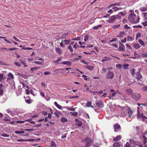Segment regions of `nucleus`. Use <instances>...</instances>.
<instances>
[{
    "mask_svg": "<svg viewBox=\"0 0 147 147\" xmlns=\"http://www.w3.org/2000/svg\"><path fill=\"white\" fill-rule=\"evenodd\" d=\"M113 9L115 11H118V7H114Z\"/></svg>",
    "mask_w": 147,
    "mask_h": 147,
    "instance_id": "338daca9",
    "label": "nucleus"
},
{
    "mask_svg": "<svg viewBox=\"0 0 147 147\" xmlns=\"http://www.w3.org/2000/svg\"><path fill=\"white\" fill-rule=\"evenodd\" d=\"M89 38V36L88 35H86V36L85 37L84 40L85 42L87 41Z\"/></svg>",
    "mask_w": 147,
    "mask_h": 147,
    "instance_id": "13d9d810",
    "label": "nucleus"
},
{
    "mask_svg": "<svg viewBox=\"0 0 147 147\" xmlns=\"http://www.w3.org/2000/svg\"><path fill=\"white\" fill-rule=\"evenodd\" d=\"M140 10L141 11L143 12L146 11V10H147V7H141L140 8Z\"/></svg>",
    "mask_w": 147,
    "mask_h": 147,
    "instance_id": "6ab92c4d",
    "label": "nucleus"
},
{
    "mask_svg": "<svg viewBox=\"0 0 147 147\" xmlns=\"http://www.w3.org/2000/svg\"><path fill=\"white\" fill-rule=\"evenodd\" d=\"M126 47L127 48H128L129 49H131V47L129 44H126Z\"/></svg>",
    "mask_w": 147,
    "mask_h": 147,
    "instance_id": "69168bd1",
    "label": "nucleus"
},
{
    "mask_svg": "<svg viewBox=\"0 0 147 147\" xmlns=\"http://www.w3.org/2000/svg\"><path fill=\"white\" fill-rule=\"evenodd\" d=\"M134 40V38L130 36H128L127 37V40L129 41H131Z\"/></svg>",
    "mask_w": 147,
    "mask_h": 147,
    "instance_id": "5701e85b",
    "label": "nucleus"
},
{
    "mask_svg": "<svg viewBox=\"0 0 147 147\" xmlns=\"http://www.w3.org/2000/svg\"><path fill=\"white\" fill-rule=\"evenodd\" d=\"M120 27V25L118 24V25H115L113 26V28L114 29L119 28Z\"/></svg>",
    "mask_w": 147,
    "mask_h": 147,
    "instance_id": "c9c22d12",
    "label": "nucleus"
},
{
    "mask_svg": "<svg viewBox=\"0 0 147 147\" xmlns=\"http://www.w3.org/2000/svg\"><path fill=\"white\" fill-rule=\"evenodd\" d=\"M95 103L96 106L98 107L102 108L104 106L103 104L102 101L96 100L95 102Z\"/></svg>",
    "mask_w": 147,
    "mask_h": 147,
    "instance_id": "39448f33",
    "label": "nucleus"
},
{
    "mask_svg": "<svg viewBox=\"0 0 147 147\" xmlns=\"http://www.w3.org/2000/svg\"><path fill=\"white\" fill-rule=\"evenodd\" d=\"M140 108L139 107H137V116H139L140 114H141L140 113V111H139Z\"/></svg>",
    "mask_w": 147,
    "mask_h": 147,
    "instance_id": "49530a36",
    "label": "nucleus"
},
{
    "mask_svg": "<svg viewBox=\"0 0 147 147\" xmlns=\"http://www.w3.org/2000/svg\"><path fill=\"white\" fill-rule=\"evenodd\" d=\"M61 121L63 123L67 121V119L64 117H62L61 119Z\"/></svg>",
    "mask_w": 147,
    "mask_h": 147,
    "instance_id": "4be33fe9",
    "label": "nucleus"
},
{
    "mask_svg": "<svg viewBox=\"0 0 147 147\" xmlns=\"http://www.w3.org/2000/svg\"><path fill=\"white\" fill-rule=\"evenodd\" d=\"M125 34V32L123 31H121L120 32V33L117 36L119 38H122L123 37V35Z\"/></svg>",
    "mask_w": 147,
    "mask_h": 147,
    "instance_id": "2eb2a0df",
    "label": "nucleus"
},
{
    "mask_svg": "<svg viewBox=\"0 0 147 147\" xmlns=\"http://www.w3.org/2000/svg\"><path fill=\"white\" fill-rule=\"evenodd\" d=\"M124 46H121L119 47V49L120 51H123L124 50Z\"/></svg>",
    "mask_w": 147,
    "mask_h": 147,
    "instance_id": "473e14b6",
    "label": "nucleus"
},
{
    "mask_svg": "<svg viewBox=\"0 0 147 147\" xmlns=\"http://www.w3.org/2000/svg\"><path fill=\"white\" fill-rule=\"evenodd\" d=\"M139 43L142 46H144L145 45L144 42L141 39H139L138 40Z\"/></svg>",
    "mask_w": 147,
    "mask_h": 147,
    "instance_id": "a878e982",
    "label": "nucleus"
},
{
    "mask_svg": "<svg viewBox=\"0 0 147 147\" xmlns=\"http://www.w3.org/2000/svg\"><path fill=\"white\" fill-rule=\"evenodd\" d=\"M69 34V33L68 32H67L66 34H63L61 38L65 39L66 37Z\"/></svg>",
    "mask_w": 147,
    "mask_h": 147,
    "instance_id": "aec40b11",
    "label": "nucleus"
},
{
    "mask_svg": "<svg viewBox=\"0 0 147 147\" xmlns=\"http://www.w3.org/2000/svg\"><path fill=\"white\" fill-rule=\"evenodd\" d=\"M117 106L122 109L121 113V115L122 117H125L128 116L129 117H130L131 116L133 113V111L129 107L127 106H125L123 107H121L119 105Z\"/></svg>",
    "mask_w": 147,
    "mask_h": 147,
    "instance_id": "f257e3e1",
    "label": "nucleus"
},
{
    "mask_svg": "<svg viewBox=\"0 0 147 147\" xmlns=\"http://www.w3.org/2000/svg\"><path fill=\"white\" fill-rule=\"evenodd\" d=\"M118 94L121 95V96H120V98L123 100H126L127 99L126 96H125L123 95H122V94L121 93H120L119 92L118 93Z\"/></svg>",
    "mask_w": 147,
    "mask_h": 147,
    "instance_id": "ddd939ff",
    "label": "nucleus"
},
{
    "mask_svg": "<svg viewBox=\"0 0 147 147\" xmlns=\"http://www.w3.org/2000/svg\"><path fill=\"white\" fill-rule=\"evenodd\" d=\"M114 76L113 73L112 71H109L106 75V77L107 78L111 79L113 78Z\"/></svg>",
    "mask_w": 147,
    "mask_h": 147,
    "instance_id": "20e7f679",
    "label": "nucleus"
},
{
    "mask_svg": "<svg viewBox=\"0 0 147 147\" xmlns=\"http://www.w3.org/2000/svg\"><path fill=\"white\" fill-rule=\"evenodd\" d=\"M1 135L4 137H8L9 136L8 134H1Z\"/></svg>",
    "mask_w": 147,
    "mask_h": 147,
    "instance_id": "5fc2aeb1",
    "label": "nucleus"
},
{
    "mask_svg": "<svg viewBox=\"0 0 147 147\" xmlns=\"http://www.w3.org/2000/svg\"><path fill=\"white\" fill-rule=\"evenodd\" d=\"M133 27L134 28H141L142 27V26L140 25H135L134 26H133Z\"/></svg>",
    "mask_w": 147,
    "mask_h": 147,
    "instance_id": "6e6d98bb",
    "label": "nucleus"
},
{
    "mask_svg": "<svg viewBox=\"0 0 147 147\" xmlns=\"http://www.w3.org/2000/svg\"><path fill=\"white\" fill-rule=\"evenodd\" d=\"M64 42H66V44H69L70 43V40H64Z\"/></svg>",
    "mask_w": 147,
    "mask_h": 147,
    "instance_id": "bf43d9fd",
    "label": "nucleus"
},
{
    "mask_svg": "<svg viewBox=\"0 0 147 147\" xmlns=\"http://www.w3.org/2000/svg\"><path fill=\"white\" fill-rule=\"evenodd\" d=\"M141 95L138 93H134L132 95V98L135 100L138 101L141 97Z\"/></svg>",
    "mask_w": 147,
    "mask_h": 147,
    "instance_id": "7ed1b4c3",
    "label": "nucleus"
},
{
    "mask_svg": "<svg viewBox=\"0 0 147 147\" xmlns=\"http://www.w3.org/2000/svg\"><path fill=\"white\" fill-rule=\"evenodd\" d=\"M96 93H97L99 94H102L103 93V91L102 90H100L99 91H98L97 92H93V95H94Z\"/></svg>",
    "mask_w": 147,
    "mask_h": 147,
    "instance_id": "c03bdc74",
    "label": "nucleus"
},
{
    "mask_svg": "<svg viewBox=\"0 0 147 147\" xmlns=\"http://www.w3.org/2000/svg\"><path fill=\"white\" fill-rule=\"evenodd\" d=\"M111 60V59H109L108 57H105L104 58H103L102 60V61H108V60Z\"/></svg>",
    "mask_w": 147,
    "mask_h": 147,
    "instance_id": "7c9ffc66",
    "label": "nucleus"
},
{
    "mask_svg": "<svg viewBox=\"0 0 147 147\" xmlns=\"http://www.w3.org/2000/svg\"><path fill=\"white\" fill-rule=\"evenodd\" d=\"M51 147H56V146L55 144V143L53 141H51Z\"/></svg>",
    "mask_w": 147,
    "mask_h": 147,
    "instance_id": "f704fd0d",
    "label": "nucleus"
},
{
    "mask_svg": "<svg viewBox=\"0 0 147 147\" xmlns=\"http://www.w3.org/2000/svg\"><path fill=\"white\" fill-rule=\"evenodd\" d=\"M144 113H142L139 116H137V117L138 119H140L141 118L142 121H144L145 119H147V117L143 115Z\"/></svg>",
    "mask_w": 147,
    "mask_h": 147,
    "instance_id": "6e6552de",
    "label": "nucleus"
},
{
    "mask_svg": "<svg viewBox=\"0 0 147 147\" xmlns=\"http://www.w3.org/2000/svg\"><path fill=\"white\" fill-rule=\"evenodd\" d=\"M127 93L128 95H130L133 93V91L130 89H128L126 90Z\"/></svg>",
    "mask_w": 147,
    "mask_h": 147,
    "instance_id": "4468645a",
    "label": "nucleus"
},
{
    "mask_svg": "<svg viewBox=\"0 0 147 147\" xmlns=\"http://www.w3.org/2000/svg\"><path fill=\"white\" fill-rule=\"evenodd\" d=\"M55 105L59 109H61V106L58 104L57 102H54Z\"/></svg>",
    "mask_w": 147,
    "mask_h": 147,
    "instance_id": "c85d7f7f",
    "label": "nucleus"
},
{
    "mask_svg": "<svg viewBox=\"0 0 147 147\" xmlns=\"http://www.w3.org/2000/svg\"><path fill=\"white\" fill-rule=\"evenodd\" d=\"M25 101L28 104H30L31 103V101L29 99H27L25 100Z\"/></svg>",
    "mask_w": 147,
    "mask_h": 147,
    "instance_id": "774afa93",
    "label": "nucleus"
},
{
    "mask_svg": "<svg viewBox=\"0 0 147 147\" xmlns=\"http://www.w3.org/2000/svg\"><path fill=\"white\" fill-rule=\"evenodd\" d=\"M129 66V65L127 63H125L123 65V67L125 69H127V67Z\"/></svg>",
    "mask_w": 147,
    "mask_h": 147,
    "instance_id": "37998d69",
    "label": "nucleus"
},
{
    "mask_svg": "<svg viewBox=\"0 0 147 147\" xmlns=\"http://www.w3.org/2000/svg\"><path fill=\"white\" fill-rule=\"evenodd\" d=\"M34 63L38 65H42L43 64V63L42 62H40L39 61H34Z\"/></svg>",
    "mask_w": 147,
    "mask_h": 147,
    "instance_id": "ea45409f",
    "label": "nucleus"
},
{
    "mask_svg": "<svg viewBox=\"0 0 147 147\" xmlns=\"http://www.w3.org/2000/svg\"><path fill=\"white\" fill-rule=\"evenodd\" d=\"M141 33L139 32H138L136 35V39L137 40L138 38L140 37Z\"/></svg>",
    "mask_w": 147,
    "mask_h": 147,
    "instance_id": "393cba45",
    "label": "nucleus"
},
{
    "mask_svg": "<svg viewBox=\"0 0 147 147\" xmlns=\"http://www.w3.org/2000/svg\"><path fill=\"white\" fill-rule=\"evenodd\" d=\"M136 78L137 80H140L142 78V76L139 73H137L136 74Z\"/></svg>",
    "mask_w": 147,
    "mask_h": 147,
    "instance_id": "9b49d317",
    "label": "nucleus"
},
{
    "mask_svg": "<svg viewBox=\"0 0 147 147\" xmlns=\"http://www.w3.org/2000/svg\"><path fill=\"white\" fill-rule=\"evenodd\" d=\"M61 63L63 64L67 65H70L71 64V62L69 61H63Z\"/></svg>",
    "mask_w": 147,
    "mask_h": 147,
    "instance_id": "f8f14e48",
    "label": "nucleus"
},
{
    "mask_svg": "<svg viewBox=\"0 0 147 147\" xmlns=\"http://www.w3.org/2000/svg\"><path fill=\"white\" fill-rule=\"evenodd\" d=\"M114 127L115 131L117 132L119 129L120 126L118 123H116L114 125Z\"/></svg>",
    "mask_w": 147,
    "mask_h": 147,
    "instance_id": "0eeeda50",
    "label": "nucleus"
},
{
    "mask_svg": "<svg viewBox=\"0 0 147 147\" xmlns=\"http://www.w3.org/2000/svg\"><path fill=\"white\" fill-rule=\"evenodd\" d=\"M77 47H79L80 46H79V45L77 43H76L74 45V47L75 49H76L77 48Z\"/></svg>",
    "mask_w": 147,
    "mask_h": 147,
    "instance_id": "3c124183",
    "label": "nucleus"
},
{
    "mask_svg": "<svg viewBox=\"0 0 147 147\" xmlns=\"http://www.w3.org/2000/svg\"><path fill=\"white\" fill-rule=\"evenodd\" d=\"M91 141V140L87 138V140L86 141V147H87L88 146H89L90 145V142Z\"/></svg>",
    "mask_w": 147,
    "mask_h": 147,
    "instance_id": "dca6fc26",
    "label": "nucleus"
},
{
    "mask_svg": "<svg viewBox=\"0 0 147 147\" xmlns=\"http://www.w3.org/2000/svg\"><path fill=\"white\" fill-rule=\"evenodd\" d=\"M40 68L39 67H34L31 68L30 69V70L32 72H33L34 71L36 70H37Z\"/></svg>",
    "mask_w": 147,
    "mask_h": 147,
    "instance_id": "a211bd4d",
    "label": "nucleus"
},
{
    "mask_svg": "<svg viewBox=\"0 0 147 147\" xmlns=\"http://www.w3.org/2000/svg\"><path fill=\"white\" fill-rule=\"evenodd\" d=\"M129 12V15L128 18L129 21L134 24L138 23L139 22V18L138 16L136 17L134 11L130 10Z\"/></svg>",
    "mask_w": 147,
    "mask_h": 147,
    "instance_id": "f03ea898",
    "label": "nucleus"
},
{
    "mask_svg": "<svg viewBox=\"0 0 147 147\" xmlns=\"http://www.w3.org/2000/svg\"><path fill=\"white\" fill-rule=\"evenodd\" d=\"M121 138V137L120 136H117L114 139V140L116 141L120 140Z\"/></svg>",
    "mask_w": 147,
    "mask_h": 147,
    "instance_id": "b1692460",
    "label": "nucleus"
},
{
    "mask_svg": "<svg viewBox=\"0 0 147 147\" xmlns=\"http://www.w3.org/2000/svg\"><path fill=\"white\" fill-rule=\"evenodd\" d=\"M34 129H24V130L25 131H34Z\"/></svg>",
    "mask_w": 147,
    "mask_h": 147,
    "instance_id": "8fccbe9b",
    "label": "nucleus"
},
{
    "mask_svg": "<svg viewBox=\"0 0 147 147\" xmlns=\"http://www.w3.org/2000/svg\"><path fill=\"white\" fill-rule=\"evenodd\" d=\"M102 26L101 25H99L98 26H94L93 27V29L95 30H97L98 29V27H100Z\"/></svg>",
    "mask_w": 147,
    "mask_h": 147,
    "instance_id": "a18cd8bd",
    "label": "nucleus"
},
{
    "mask_svg": "<svg viewBox=\"0 0 147 147\" xmlns=\"http://www.w3.org/2000/svg\"><path fill=\"white\" fill-rule=\"evenodd\" d=\"M82 123L80 121H79V122H77L76 123V125L79 127H81Z\"/></svg>",
    "mask_w": 147,
    "mask_h": 147,
    "instance_id": "cd10ccee",
    "label": "nucleus"
},
{
    "mask_svg": "<svg viewBox=\"0 0 147 147\" xmlns=\"http://www.w3.org/2000/svg\"><path fill=\"white\" fill-rule=\"evenodd\" d=\"M100 144L98 142H95L94 144V147H100Z\"/></svg>",
    "mask_w": 147,
    "mask_h": 147,
    "instance_id": "bb28decb",
    "label": "nucleus"
},
{
    "mask_svg": "<svg viewBox=\"0 0 147 147\" xmlns=\"http://www.w3.org/2000/svg\"><path fill=\"white\" fill-rule=\"evenodd\" d=\"M73 40H80V37L76 38L74 39H72Z\"/></svg>",
    "mask_w": 147,
    "mask_h": 147,
    "instance_id": "052dcab7",
    "label": "nucleus"
},
{
    "mask_svg": "<svg viewBox=\"0 0 147 147\" xmlns=\"http://www.w3.org/2000/svg\"><path fill=\"white\" fill-rule=\"evenodd\" d=\"M117 38H114L112 39V40H110L109 41L110 42H112L114 41H115L117 40Z\"/></svg>",
    "mask_w": 147,
    "mask_h": 147,
    "instance_id": "680f3d73",
    "label": "nucleus"
},
{
    "mask_svg": "<svg viewBox=\"0 0 147 147\" xmlns=\"http://www.w3.org/2000/svg\"><path fill=\"white\" fill-rule=\"evenodd\" d=\"M134 142V141L132 140H131L129 142H127L126 144L125 147H133Z\"/></svg>",
    "mask_w": 147,
    "mask_h": 147,
    "instance_id": "423d86ee",
    "label": "nucleus"
},
{
    "mask_svg": "<svg viewBox=\"0 0 147 147\" xmlns=\"http://www.w3.org/2000/svg\"><path fill=\"white\" fill-rule=\"evenodd\" d=\"M142 56L143 57H147V53H144L141 54Z\"/></svg>",
    "mask_w": 147,
    "mask_h": 147,
    "instance_id": "09e8293b",
    "label": "nucleus"
},
{
    "mask_svg": "<svg viewBox=\"0 0 147 147\" xmlns=\"http://www.w3.org/2000/svg\"><path fill=\"white\" fill-rule=\"evenodd\" d=\"M92 104L91 101H88L87 102L86 104V106L87 107H92V106L91 105Z\"/></svg>",
    "mask_w": 147,
    "mask_h": 147,
    "instance_id": "2f4dec72",
    "label": "nucleus"
},
{
    "mask_svg": "<svg viewBox=\"0 0 147 147\" xmlns=\"http://www.w3.org/2000/svg\"><path fill=\"white\" fill-rule=\"evenodd\" d=\"M135 70L134 69H132L130 70V72L132 74V76H133L134 74Z\"/></svg>",
    "mask_w": 147,
    "mask_h": 147,
    "instance_id": "4d7b16f0",
    "label": "nucleus"
},
{
    "mask_svg": "<svg viewBox=\"0 0 147 147\" xmlns=\"http://www.w3.org/2000/svg\"><path fill=\"white\" fill-rule=\"evenodd\" d=\"M116 18V19H117L120 20L121 18V17L119 16V15L114 16Z\"/></svg>",
    "mask_w": 147,
    "mask_h": 147,
    "instance_id": "58836bf2",
    "label": "nucleus"
},
{
    "mask_svg": "<svg viewBox=\"0 0 147 147\" xmlns=\"http://www.w3.org/2000/svg\"><path fill=\"white\" fill-rule=\"evenodd\" d=\"M25 91L26 93V94H30V91L28 89H26L25 90Z\"/></svg>",
    "mask_w": 147,
    "mask_h": 147,
    "instance_id": "0e129e2a",
    "label": "nucleus"
},
{
    "mask_svg": "<svg viewBox=\"0 0 147 147\" xmlns=\"http://www.w3.org/2000/svg\"><path fill=\"white\" fill-rule=\"evenodd\" d=\"M57 52L59 54L61 55L62 53V51L61 49L59 48H57L56 49Z\"/></svg>",
    "mask_w": 147,
    "mask_h": 147,
    "instance_id": "c756f323",
    "label": "nucleus"
},
{
    "mask_svg": "<svg viewBox=\"0 0 147 147\" xmlns=\"http://www.w3.org/2000/svg\"><path fill=\"white\" fill-rule=\"evenodd\" d=\"M134 47L135 49L136 50L138 49L140 47V45L138 44L134 45Z\"/></svg>",
    "mask_w": 147,
    "mask_h": 147,
    "instance_id": "f3484780",
    "label": "nucleus"
},
{
    "mask_svg": "<svg viewBox=\"0 0 147 147\" xmlns=\"http://www.w3.org/2000/svg\"><path fill=\"white\" fill-rule=\"evenodd\" d=\"M3 79V75L1 74H0V82Z\"/></svg>",
    "mask_w": 147,
    "mask_h": 147,
    "instance_id": "e2e57ef3",
    "label": "nucleus"
},
{
    "mask_svg": "<svg viewBox=\"0 0 147 147\" xmlns=\"http://www.w3.org/2000/svg\"><path fill=\"white\" fill-rule=\"evenodd\" d=\"M143 142L144 144H146L147 142V138L145 136H143Z\"/></svg>",
    "mask_w": 147,
    "mask_h": 147,
    "instance_id": "e433bc0d",
    "label": "nucleus"
},
{
    "mask_svg": "<svg viewBox=\"0 0 147 147\" xmlns=\"http://www.w3.org/2000/svg\"><path fill=\"white\" fill-rule=\"evenodd\" d=\"M8 76H9V77L7 78V80H11V79H13L14 78V76L13 75V74L11 73H10L8 75Z\"/></svg>",
    "mask_w": 147,
    "mask_h": 147,
    "instance_id": "9d476101",
    "label": "nucleus"
},
{
    "mask_svg": "<svg viewBox=\"0 0 147 147\" xmlns=\"http://www.w3.org/2000/svg\"><path fill=\"white\" fill-rule=\"evenodd\" d=\"M86 69L90 70H92V66H90L89 65L86 66Z\"/></svg>",
    "mask_w": 147,
    "mask_h": 147,
    "instance_id": "79ce46f5",
    "label": "nucleus"
},
{
    "mask_svg": "<svg viewBox=\"0 0 147 147\" xmlns=\"http://www.w3.org/2000/svg\"><path fill=\"white\" fill-rule=\"evenodd\" d=\"M116 94V93L115 92L113 93L112 94H110V96H109V97L110 99H113V98H112L111 96H114Z\"/></svg>",
    "mask_w": 147,
    "mask_h": 147,
    "instance_id": "412c9836",
    "label": "nucleus"
},
{
    "mask_svg": "<svg viewBox=\"0 0 147 147\" xmlns=\"http://www.w3.org/2000/svg\"><path fill=\"white\" fill-rule=\"evenodd\" d=\"M126 117H127V120L128 121H131L132 119L131 116L130 117H129L128 116H126Z\"/></svg>",
    "mask_w": 147,
    "mask_h": 147,
    "instance_id": "a19ab883",
    "label": "nucleus"
},
{
    "mask_svg": "<svg viewBox=\"0 0 147 147\" xmlns=\"http://www.w3.org/2000/svg\"><path fill=\"white\" fill-rule=\"evenodd\" d=\"M120 144L119 143H118L115 142L113 144V146L114 147H116V146H120Z\"/></svg>",
    "mask_w": 147,
    "mask_h": 147,
    "instance_id": "72a5a7b5",
    "label": "nucleus"
},
{
    "mask_svg": "<svg viewBox=\"0 0 147 147\" xmlns=\"http://www.w3.org/2000/svg\"><path fill=\"white\" fill-rule=\"evenodd\" d=\"M134 55L136 57H134L133 58L134 59L136 58H139V55H138V54H137V53H136V52H134Z\"/></svg>",
    "mask_w": 147,
    "mask_h": 147,
    "instance_id": "de8ad7c7",
    "label": "nucleus"
},
{
    "mask_svg": "<svg viewBox=\"0 0 147 147\" xmlns=\"http://www.w3.org/2000/svg\"><path fill=\"white\" fill-rule=\"evenodd\" d=\"M116 20V18L114 16H112L109 19L108 22L109 23H112L114 22L115 20Z\"/></svg>",
    "mask_w": 147,
    "mask_h": 147,
    "instance_id": "1a4fd4ad",
    "label": "nucleus"
},
{
    "mask_svg": "<svg viewBox=\"0 0 147 147\" xmlns=\"http://www.w3.org/2000/svg\"><path fill=\"white\" fill-rule=\"evenodd\" d=\"M68 49L69 50H70V51L71 52H72L73 51V49L71 46H68Z\"/></svg>",
    "mask_w": 147,
    "mask_h": 147,
    "instance_id": "603ef678",
    "label": "nucleus"
},
{
    "mask_svg": "<svg viewBox=\"0 0 147 147\" xmlns=\"http://www.w3.org/2000/svg\"><path fill=\"white\" fill-rule=\"evenodd\" d=\"M70 113L71 115H73L75 116H76L78 115V113L76 112H71Z\"/></svg>",
    "mask_w": 147,
    "mask_h": 147,
    "instance_id": "4c0bfd02",
    "label": "nucleus"
},
{
    "mask_svg": "<svg viewBox=\"0 0 147 147\" xmlns=\"http://www.w3.org/2000/svg\"><path fill=\"white\" fill-rule=\"evenodd\" d=\"M121 41L122 43H125L126 42V38H125L124 39H122Z\"/></svg>",
    "mask_w": 147,
    "mask_h": 147,
    "instance_id": "864d4df0",
    "label": "nucleus"
}]
</instances>
